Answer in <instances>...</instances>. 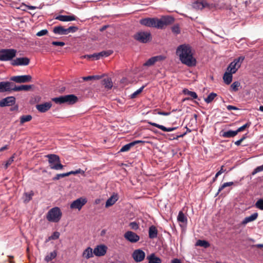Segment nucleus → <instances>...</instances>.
Segmentation results:
<instances>
[{"label":"nucleus","mask_w":263,"mask_h":263,"mask_svg":"<svg viewBox=\"0 0 263 263\" xmlns=\"http://www.w3.org/2000/svg\"><path fill=\"white\" fill-rule=\"evenodd\" d=\"M70 175V174L69 172L66 173H63V174H57L53 178V180H58L60 179L61 178H63L65 177L69 176Z\"/></svg>","instance_id":"43"},{"label":"nucleus","mask_w":263,"mask_h":263,"mask_svg":"<svg viewBox=\"0 0 263 263\" xmlns=\"http://www.w3.org/2000/svg\"><path fill=\"white\" fill-rule=\"evenodd\" d=\"M48 30L47 29H43V30H42L40 31H39L37 33H36V35L38 36H43V35H46L47 33H48Z\"/></svg>","instance_id":"54"},{"label":"nucleus","mask_w":263,"mask_h":263,"mask_svg":"<svg viewBox=\"0 0 263 263\" xmlns=\"http://www.w3.org/2000/svg\"><path fill=\"white\" fill-rule=\"evenodd\" d=\"M147 259L148 260V263H161V259L153 253L147 256Z\"/></svg>","instance_id":"30"},{"label":"nucleus","mask_w":263,"mask_h":263,"mask_svg":"<svg viewBox=\"0 0 263 263\" xmlns=\"http://www.w3.org/2000/svg\"><path fill=\"white\" fill-rule=\"evenodd\" d=\"M132 147H133V145L132 142L128 143L122 147L120 150V152H128Z\"/></svg>","instance_id":"42"},{"label":"nucleus","mask_w":263,"mask_h":263,"mask_svg":"<svg viewBox=\"0 0 263 263\" xmlns=\"http://www.w3.org/2000/svg\"><path fill=\"white\" fill-rule=\"evenodd\" d=\"M113 53V51L108 50L107 51H103L99 53H94L93 54L86 55L84 56L85 58H94L96 60L99 59L101 57H107L111 55Z\"/></svg>","instance_id":"14"},{"label":"nucleus","mask_w":263,"mask_h":263,"mask_svg":"<svg viewBox=\"0 0 263 263\" xmlns=\"http://www.w3.org/2000/svg\"><path fill=\"white\" fill-rule=\"evenodd\" d=\"M69 174H70V175H76L77 174H84L85 173V172L83 170H82L81 169L79 168L75 171H70V172H69Z\"/></svg>","instance_id":"53"},{"label":"nucleus","mask_w":263,"mask_h":263,"mask_svg":"<svg viewBox=\"0 0 263 263\" xmlns=\"http://www.w3.org/2000/svg\"><path fill=\"white\" fill-rule=\"evenodd\" d=\"M30 59L27 57L17 58L11 61L13 66H27L29 64Z\"/></svg>","instance_id":"11"},{"label":"nucleus","mask_w":263,"mask_h":263,"mask_svg":"<svg viewBox=\"0 0 263 263\" xmlns=\"http://www.w3.org/2000/svg\"><path fill=\"white\" fill-rule=\"evenodd\" d=\"M257 208L263 210V199H259L255 203Z\"/></svg>","instance_id":"46"},{"label":"nucleus","mask_w":263,"mask_h":263,"mask_svg":"<svg viewBox=\"0 0 263 263\" xmlns=\"http://www.w3.org/2000/svg\"><path fill=\"white\" fill-rule=\"evenodd\" d=\"M245 59V57L240 56L234 60L227 68V71L232 73H235L240 67L241 65Z\"/></svg>","instance_id":"6"},{"label":"nucleus","mask_w":263,"mask_h":263,"mask_svg":"<svg viewBox=\"0 0 263 263\" xmlns=\"http://www.w3.org/2000/svg\"><path fill=\"white\" fill-rule=\"evenodd\" d=\"M11 81L18 83H24L31 81L32 77L30 75H22L11 77Z\"/></svg>","instance_id":"9"},{"label":"nucleus","mask_w":263,"mask_h":263,"mask_svg":"<svg viewBox=\"0 0 263 263\" xmlns=\"http://www.w3.org/2000/svg\"><path fill=\"white\" fill-rule=\"evenodd\" d=\"M52 106L51 102H45L36 105V108L41 112H45L49 110Z\"/></svg>","instance_id":"19"},{"label":"nucleus","mask_w":263,"mask_h":263,"mask_svg":"<svg viewBox=\"0 0 263 263\" xmlns=\"http://www.w3.org/2000/svg\"><path fill=\"white\" fill-rule=\"evenodd\" d=\"M174 21L175 19L173 17L169 15H164L161 16L160 19L157 17L142 18L140 20L139 23L141 25L146 27L162 29L165 27L172 24Z\"/></svg>","instance_id":"1"},{"label":"nucleus","mask_w":263,"mask_h":263,"mask_svg":"<svg viewBox=\"0 0 263 263\" xmlns=\"http://www.w3.org/2000/svg\"><path fill=\"white\" fill-rule=\"evenodd\" d=\"M87 200L86 198L80 197L74 200L70 205L71 209H78L80 210L87 203Z\"/></svg>","instance_id":"8"},{"label":"nucleus","mask_w":263,"mask_h":263,"mask_svg":"<svg viewBox=\"0 0 263 263\" xmlns=\"http://www.w3.org/2000/svg\"><path fill=\"white\" fill-rule=\"evenodd\" d=\"M78 30V28L76 26H70L66 29L67 34L70 32H75Z\"/></svg>","instance_id":"48"},{"label":"nucleus","mask_w":263,"mask_h":263,"mask_svg":"<svg viewBox=\"0 0 263 263\" xmlns=\"http://www.w3.org/2000/svg\"><path fill=\"white\" fill-rule=\"evenodd\" d=\"M258 216V215L257 213H254L251 216L245 218V219L241 222L240 224L242 226H246L248 223L256 220Z\"/></svg>","instance_id":"20"},{"label":"nucleus","mask_w":263,"mask_h":263,"mask_svg":"<svg viewBox=\"0 0 263 263\" xmlns=\"http://www.w3.org/2000/svg\"><path fill=\"white\" fill-rule=\"evenodd\" d=\"M60 234L59 232H54L53 233L48 237V240H55L59 238Z\"/></svg>","instance_id":"44"},{"label":"nucleus","mask_w":263,"mask_h":263,"mask_svg":"<svg viewBox=\"0 0 263 263\" xmlns=\"http://www.w3.org/2000/svg\"><path fill=\"white\" fill-rule=\"evenodd\" d=\"M48 158V162L51 169L55 170H62L64 165L61 163L60 157L55 154H49L46 156Z\"/></svg>","instance_id":"4"},{"label":"nucleus","mask_w":263,"mask_h":263,"mask_svg":"<svg viewBox=\"0 0 263 263\" xmlns=\"http://www.w3.org/2000/svg\"><path fill=\"white\" fill-rule=\"evenodd\" d=\"M165 57L162 55L153 57L149 59L144 64V66H151L153 65L156 62L164 60Z\"/></svg>","instance_id":"17"},{"label":"nucleus","mask_w":263,"mask_h":263,"mask_svg":"<svg viewBox=\"0 0 263 263\" xmlns=\"http://www.w3.org/2000/svg\"><path fill=\"white\" fill-rule=\"evenodd\" d=\"M148 123L153 126L156 127L161 129L162 130H163L164 132H172V131L175 130L177 128V127L167 128L163 125H159L157 123L152 122H148Z\"/></svg>","instance_id":"21"},{"label":"nucleus","mask_w":263,"mask_h":263,"mask_svg":"<svg viewBox=\"0 0 263 263\" xmlns=\"http://www.w3.org/2000/svg\"><path fill=\"white\" fill-rule=\"evenodd\" d=\"M196 246L203 247L204 248H207L210 247V243L204 240H198L196 243Z\"/></svg>","instance_id":"37"},{"label":"nucleus","mask_w":263,"mask_h":263,"mask_svg":"<svg viewBox=\"0 0 263 263\" xmlns=\"http://www.w3.org/2000/svg\"><path fill=\"white\" fill-rule=\"evenodd\" d=\"M52 101L57 104H62L65 103V96H60L59 97L53 98Z\"/></svg>","instance_id":"41"},{"label":"nucleus","mask_w":263,"mask_h":263,"mask_svg":"<svg viewBox=\"0 0 263 263\" xmlns=\"http://www.w3.org/2000/svg\"><path fill=\"white\" fill-rule=\"evenodd\" d=\"M32 117L31 115L22 116L20 118V123L23 124L24 123L29 122L31 120Z\"/></svg>","instance_id":"40"},{"label":"nucleus","mask_w":263,"mask_h":263,"mask_svg":"<svg viewBox=\"0 0 263 263\" xmlns=\"http://www.w3.org/2000/svg\"><path fill=\"white\" fill-rule=\"evenodd\" d=\"M55 18L62 22H69L76 20V17L74 15H60L57 16Z\"/></svg>","instance_id":"22"},{"label":"nucleus","mask_w":263,"mask_h":263,"mask_svg":"<svg viewBox=\"0 0 263 263\" xmlns=\"http://www.w3.org/2000/svg\"><path fill=\"white\" fill-rule=\"evenodd\" d=\"M251 123H247L246 124H244L243 126L239 127L236 130L237 133L241 132L243 131L246 128L249 127L250 126Z\"/></svg>","instance_id":"50"},{"label":"nucleus","mask_w":263,"mask_h":263,"mask_svg":"<svg viewBox=\"0 0 263 263\" xmlns=\"http://www.w3.org/2000/svg\"><path fill=\"white\" fill-rule=\"evenodd\" d=\"M53 32L55 34L60 35H66V29H65L64 27L62 26H55L53 28Z\"/></svg>","instance_id":"26"},{"label":"nucleus","mask_w":263,"mask_h":263,"mask_svg":"<svg viewBox=\"0 0 263 263\" xmlns=\"http://www.w3.org/2000/svg\"><path fill=\"white\" fill-rule=\"evenodd\" d=\"M102 85L107 89H110L112 87V83L111 80L109 78L104 79L102 81Z\"/></svg>","instance_id":"31"},{"label":"nucleus","mask_w":263,"mask_h":263,"mask_svg":"<svg viewBox=\"0 0 263 263\" xmlns=\"http://www.w3.org/2000/svg\"><path fill=\"white\" fill-rule=\"evenodd\" d=\"M217 96V95L216 93L211 92L208 95L207 98L204 99V101L207 103H211Z\"/></svg>","instance_id":"39"},{"label":"nucleus","mask_w":263,"mask_h":263,"mask_svg":"<svg viewBox=\"0 0 263 263\" xmlns=\"http://www.w3.org/2000/svg\"><path fill=\"white\" fill-rule=\"evenodd\" d=\"M182 92L184 95L190 96L192 99H194L198 98V96L195 92L190 91L187 88H184Z\"/></svg>","instance_id":"36"},{"label":"nucleus","mask_w":263,"mask_h":263,"mask_svg":"<svg viewBox=\"0 0 263 263\" xmlns=\"http://www.w3.org/2000/svg\"><path fill=\"white\" fill-rule=\"evenodd\" d=\"M32 87L33 85H22L17 86L14 84V87H13L12 90L14 91H20L22 90L29 91L32 88Z\"/></svg>","instance_id":"23"},{"label":"nucleus","mask_w":263,"mask_h":263,"mask_svg":"<svg viewBox=\"0 0 263 263\" xmlns=\"http://www.w3.org/2000/svg\"><path fill=\"white\" fill-rule=\"evenodd\" d=\"M185 128H186V132H185L184 133H183V134L182 135H179V136H177L176 138H173V139H177L178 138H180V137H183L184 136H185L187 133H191V130L190 129H189V128H187L186 126L185 127Z\"/></svg>","instance_id":"57"},{"label":"nucleus","mask_w":263,"mask_h":263,"mask_svg":"<svg viewBox=\"0 0 263 263\" xmlns=\"http://www.w3.org/2000/svg\"><path fill=\"white\" fill-rule=\"evenodd\" d=\"M134 38L140 43H146L151 40L152 37L149 32L139 31L134 34Z\"/></svg>","instance_id":"7"},{"label":"nucleus","mask_w":263,"mask_h":263,"mask_svg":"<svg viewBox=\"0 0 263 263\" xmlns=\"http://www.w3.org/2000/svg\"><path fill=\"white\" fill-rule=\"evenodd\" d=\"M246 139V137L243 136L239 140L235 142V144L237 146H239L241 144V142Z\"/></svg>","instance_id":"58"},{"label":"nucleus","mask_w":263,"mask_h":263,"mask_svg":"<svg viewBox=\"0 0 263 263\" xmlns=\"http://www.w3.org/2000/svg\"><path fill=\"white\" fill-rule=\"evenodd\" d=\"M171 262L172 263H181L180 260L177 258L172 260Z\"/></svg>","instance_id":"63"},{"label":"nucleus","mask_w":263,"mask_h":263,"mask_svg":"<svg viewBox=\"0 0 263 263\" xmlns=\"http://www.w3.org/2000/svg\"><path fill=\"white\" fill-rule=\"evenodd\" d=\"M15 102V98L14 97H8L0 101V107L12 106Z\"/></svg>","instance_id":"18"},{"label":"nucleus","mask_w":263,"mask_h":263,"mask_svg":"<svg viewBox=\"0 0 263 263\" xmlns=\"http://www.w3.org/2000/svg\"><path fill=\"white\" fill-rule=\"evenodd\" d=\"M233 73H231V72H229V71H227V72H226L223 75V81L224 82V83L227 84V85H229L230 84L232 81V74Z\"/></svg>","instance_id":"28"},{"label":"nucleus","mask_w":263,"mask_h":263,"mask_svg":"<svg viewBox=\"0 0 263 263\" xmlns=\"http://www.w3.org/2000/svg\"><path fill=\"white\" fill-rule=\"evenodd\" d=\"M238 134L237 130H228L226 132H223L221 134V136L224 138H232L234 137Z\"/></svg>","instance_id":"29"},{"label":"nucleus","mask_w":263,"mask_h":263,"mask_svg":"<svg viewBox=\"0 0 263 263\" xmlns=\"http://www.w3.org/2000/svg\"><path fill=\"white\" fill-rule=\"evenodd\" d=\"M16 53V50L13 49H0V61H12L15 57Z\"/></svg>","instance_id":"5"},{"label":"nucleus","mask_w":263,"mask_h":263,"mask_svg":"<svg viewBox=\"0 0 263 263\" xmlns=\"http://www.w3.org/2000/svg\"><path fill=\"white\" fill-rule=\"evenodd\" d=\"M158 114L160 115H163V116H168L170 115V112H164V111H158Z\"/></svg>","instance_id":"61"},{"label":"nucleus","mask_w":263,"mask_h":263,"mask_svg":"<svg viewBox=\"0 0 263 263\" xmlns=\"http://www.w3.org/2000/svg\"><path fill=\"white\" fill-rule=\"evenodd\" d=\"M124 237L127 240L132 243L137 242L140 239L139 236L136 233L130 231L126 232L124 234Z\"/></svg>","instance_id":"13"},{"label":"nucleus","mask_w":263,"mask_h":263,"mask_svg":"<svg viewBox=\"0 0 263 263\" xmlns=\"http://www.w3.org/2000/svg\"><path fill=\"white\" fill-rule=\"evenodd\" d=\"M52 45L54 46H64L65 44L63 42H58V41H53L51 43Z\"/></svg>","instance_id":"56"},{"label":"nucleus","mask_w":263,"mask_h":263,"mask_svg":"<svg viewBox=\"0 0 263 263\" xmlns=\"http://www.w3.org/2000/svg\"><path fill=\"white\" fill-rule=\"evenodd\" d=\"M177 220L179 222H182L183 223L186 224L187 219L186 216L184 215V214L183 213L182 211H180L179 212L178 217H177Z\"/></svg>","instance_id":"35"},{"label":"nucleus","mask_w":263,"mask_h":263,"mask_svg":"<svg viewBox=\"0 0 263 263\" xmlns=\"http://www.w3.org/2000/svg\"><path fill=\"white\" fill-rule=\"evenodd\" d=\"M253 247H256L258 248H263V244H257L252 246Z\"/></svg>","instance_id":"64"},{"label":"nucleus","mask_w":263,"mask_h":263,"mask_svg":"<svg viewBox=\"0 0 263 263\" xmlns=\"http://www.w3.org/2000/svg\"><path fill=\"white\" fill-rule=\"evenodd\" d=\"M34 195V192L31 191L30 192H26L24 194L23 199L25 203L29 202L32 198Z\"/></svg>","instance_id":"33"},{"label":"nucleus","mask_w":263,"mask_h":263,"mask_svg":"<svg viewBox=\"0 0 263 263\" xmlns=\"http://www.w3.org/2000/svg\"><path fill=\"white\" fill-rule=\"evenodd\" d=\"M240 84L239 82L236 81L232 83L231 86L232 90L234 91H237L238 90V87L240 86Z\"/></svg>","instance_id":"45"},{"label":"nucleus","mask_w":263,"mask_h":263,"mask_svg":"<svg viewBox=\"0 0 263 263\" xmlns=\"http://www.w3.org/2000/svg\"><path fill=\"white\" fill-rule=\"evenodd\" d=\"M65 103L69 104H73L77 102L78 99L77 96L74 95H68L65 96Z\"/></svg>","instance_id":"24"},{"label":"nucleus","mask_w":263,"mask_h":263,"mask_svg":"<svg viewBox=\"0 0 263 263\" xmlns=\"http://www.w3.org/2000/svg\"><path fill=\"white\" fill-rule=\"evenodd\" d=\"M57 255V251L54 250L53 252H51L49 254L46 256L45 258V260L47 262H49L52 260L53 259L55 258Z\"/></svg>","instance_id":"38"},{"label":"nucleus","mask_w":263,"mask_h":263,"mask_svg":"<svg viewBox=\"0 0 263 263\" xmlns=\"http://www.w3.org/2000/svg\"><path fill=\"white\" fill-rule=\"evenodd\" d=\"M82 79L85 81L92 80V77L91 76L82 77Z\"/></svg>","instance_id":"60"},{"label":"nucleus","mask_w":263,"mask_h":263,"mask_svg":"<svg viewBox=\"0 0 263 263\" xmlns=\"http://www.w3.org/2000/svg\"><path fill=\"white\" fill-rule=\"evenodd\" d=\"M118 198L117 195H113L110 198H109L105 203V207L108 208L114 205L115 202L117 201Z\"/></svg>","instance_id":"27"},{"label":"nucleus","mask_w":263,"mask_h":263,"mask_svg":"<svg viewBox=\"0 0 263 263\" xmlns=\"http://www.w3.org/2000/svg\"><path fill=\"white\" fill-rule=\"evenodd\" d=\"M172 31L176 34H179L180 32V28L178 25H174L172 27Z\"/></svg>","instance_id":"51"},{"label":"nucleus","mask_w":263,"mask_h":263,"mask_svg":"<svg viewBox=\"0 0 263 263\" xmlns=\"http://www.w3.org/2000/svg\"><path fill=\"white\" fill-rule=\"evenodd\" d=\"M132 257L136 262H139L144 259L145 253L141 249H137L133 252Z\"/></svg>","instance_id":"12"},{"label":"nucleus","mask_w":263,"mask_h":263,"mask_svg":"<svg viewBox=\"0 0 263 263\" xmlns=\"http://www.w3.org/2000/svg\"><path fill=\"white\" fill-rule=\"evenodd\" d=\"M227 108L228 110H238V108L232 105H228L227 106Z\"/></svg>","instance_id":"59"},{"label":"nucleus","mask_w":263,"mask_h":263,"mask_svg":"<svg viewBox=\"0 0 263 263\" xmlns=\"http://www.w3.org/2000/svg\"><path fill=\"white\" fill-rule=\"evenodd\" d=\"M212 4L208 3L205 0H197L193 4V7L197 10H202L203 8H212Z\"/></svg>","instance_id":"10"},{"label":"nucleus","mask_w":263,"mask_h":263,"mask_svg":"<svg viewBox=\"0 0 263 263\" xmlns=\"http://www.w3.org/2000/svg\"><path fill=\"white\" fill-rule=\"evenodd\" d=\"M129 226L133 230H137L139 228L138 224L136 222H132L129 224Z\"/></svg>","instance_id":"55"},{"label":"nucleus","mask_w":263,"mask_h":263,"mask_svg":"<svg viewBox=\"0 0 263 263\" xmlns=\"http://www.w3.org/2000/svg\"><path fill=\"white\" fill-rule=\"evenodd\" d=\"M62 216V213L59 207H54L49 210L46 219L49 222H58Z\"/></svg>","instance_id":"3"},{"label":"nucleus","mask_w":263,"mask_h":263,"mask_svg":"<svg viewBox=\"0 0 263 263\" xmlns=\"http://www.w3.org/2000/svg\"><path fill=\"white\" fill-rule=\"evenodd\" d=\"M144 88V86H143L135 92H134L133 94L131 95V98H135L138 95L140 94Z\"/></svg>","instance_id":"47"},{"label":"nucleus","mask_w":263,"mask_h":263,"mask_svg":"<svg viewBox=\"0 0 263 263\" xmlns=\"http://www.w3.org/2000/svg\"><path fill=\"white\" fill-rule=\"evenodd\" d=\"M143 142H144L143 141H141V140H136V141H134L133 142H132V143L133 144V145L134 146H135L136 144H137L138 143H143Z\"/></svg>","instance_id":"62"},{"label":"nucleus","mask_w":263,"mask_h":263,"mask_svg":"<svg viewBox=\"0 0 263 263\" xmlns=\"http://www.w3.org/2000/svg\"><path fill=\"white\" fill-rule=\"evenodd\" d=\"M158 230L154 226H151L148 230V236L151 239H154L157 237Z\"/></svg>","instance_id":"25"},{"label":"nucleus","mask_w":263,"mask_h":263,"mask_svg":"<svg viewBox=\"0 0 263 263\" xmlns=\"http://www.w3.org/2000/svg\"><path fill=\"white\" fill-rule=\"evenodd\" d=\"M14 87V84L10 82H0V92L13 91L12 89Z\"/></svg>","instance_id":"15"},{"label":"nucleus","mask_w":263,"mask_h":263,"mask_svg":"<svg viewBox=\"0 0 263 263\" xmlns=\"http://www.w3.org/2000/svg\"><path fill=\"white\" fill-rule=\"evenodd\" d=\"M238 183L237 181H236L235 182H228L224 183L223 184H222L218 189V192L216 195H218L222 190H223L224 188L233 185H237Z\"/></svg>","instance_id":"34"},{"label":"nucleus","mask_w":263,"mask_h":263,"mask_svg":"<svg viewBox=\"0 0 263 263\" xmlns=\"http://www.w3.org/2000/svg\"><path fill=\"white\" fill-rule=\"evenodd\" d=\"M176 54L179 57L182 63L191 67L195 66L196 60L193 57L192 47L188 44L179 45L176 50Z\"/></svg>","instance_id":"2"},{"label":"nucleus","mask_w":263,"mask_h":263,"mask_svg":"<svg viewBox=\"0 0 263 263\" xmlns=\"http://www.w3.org/2000/svg\"><path fill=\"white\" fill-rule=\"evenodd\" d=\"M263 171V165L261 166H257L252 173V175H254L256 173L261 172Z\"/></svg>","instance_id":"52"},{"label":"nucleus","mask_w":263,"mask_h":263,"mask_svg":"<svg viewBox=\"0 0 263 263\" xmlns=\"http://www.w3.org/2000/svg\"><path fill=\"white\" fill-rule=\"evenodd\" d=\"M107 250V247L104 245H100L97 246L93 250V252L97 256H104Z\"/></svg>","instance_id":"16"},{"label":"nucleus","mask_w":263,"mask_h":263,"mask_svg":"<svg viewBox=\"0 0 263 263\" xmlns=\"http://www.w3.org/2000/svg\"><path fill=\"white\" fill-rule=\"evenodd\" d=\"M93 253L92 249L90 247H88L84 251L82 256L84 258L89 259L93 257Z\"/></svg>","instance_id":"32"},{"label":"nucleus","mask_w":263,"mask_h":263,"mask_svg":"<svg viewBox=\"0 0 263 263\" xmlns=\"http://www.w3.org/2000/svg\"><path fill=\"white\" fill-rule=\"evenodd\" d=\"M14 155H13L12 156H11L6 162V164L5 165V168L6 169L8 168V167L12 164V163L14 161Z\"/></svg>","instance_id":"49"}]
</instances>
